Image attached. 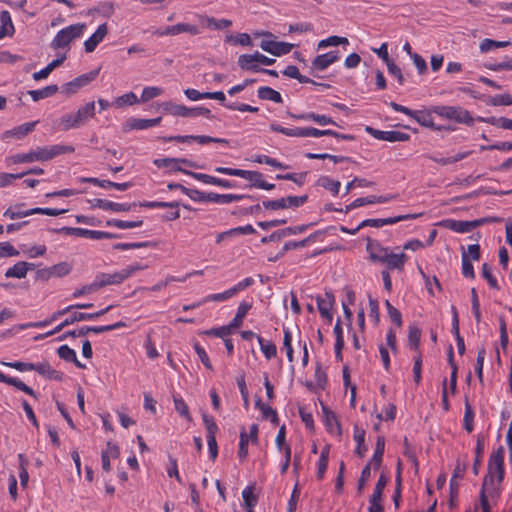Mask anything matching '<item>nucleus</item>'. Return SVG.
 I'll return each mask as SVG.
<instances>
[{
	"mask_svg": "<svg viewBox=\"0 0 512 512\" xmlns=\"http://www.w3.org/2000/svg\"><path fill=\"white\" fill-rule=\"evenodd\" d=\"M462 274L466 278H475L474 267L470 262L467 253L464 248H462Z\"/></svg>",
	"mask_w": 512,
	"mask_h": 512,
	"instance_id": "obj_55",
	"label": "nucleus"
},
{
	"mask_svg": "<svg viewBox=\"0 0 512 512\" xmlns=\"http://www.w3.org/2000/svg\"><path fill=\"white\" fill-rule=\"evenodd\" d=\"M294 45L287 42H276L270 40H263L260 43V48L274 56H282L288 54L293 49Z\"/></svg>",
	"mask_w": 512,
	"mask_h": 512,
	"instance_id": "obj_11",
	"label": "nucleus"
},
{
	"mask_svg": "<svg viewBox=\"0 0 512 512\" xmlns=\"http://www.w3.org/2000/svg\"><path fill=\"white\" fill-rule=\"evenodd\" d=\"M0 382L14 386L18 390L23 391L24 393H26L30 396L36 397V393L34 392V390L31 387L27 386L24 382H22L21 380H19L17 378H13V377H9V376L5 375L1 371H0Z\"/></svg>",
	"mask_w": 512,
	"mask_h": 512,
	"instance_id": "obj_24",
	"label": "nucleus"
},
{
	"mask_svg": "<svg viewBox=\"0 0 512 512\" xmlns=\"http://www.w3.org/2000/svg\"><path fill=\"white\" fill-rule=\"evenodd\" d=\"M0 21H1V26H0V39H1L7 35H11L14 32V26L12 23L10 13L6 10H4L0 13Z\"/></svg>",
	"mask_w": 512,
	"mask_h": 512,
	"instance_id": "obj_35",
	"label": "nucleus"
},
{
	"mask_svg": "<svg viewBox=\"0 0 512 512\" xmlns=\"http://www.w3.org/2000/svg\"><path fill=\"white\" fill-rule=\"evenodd\" d=\"M487 122L491 125L498 126L502 129L512 130V119L506 117H491L487 120Z\"/></svg>",
	"mask_w": 512,
	"mask_h": 512,
	"instance_id": "obj_64",
	"label": "nucleus"
},
{
	"mask_svg": "<svg viewBox=\"0 0 512 512\" xmlns=\"http://www.w3.org/2000/svg\"><path fill=\"white\" fill-rule=\"evenodd\" d=\"M448 362L451 367V376H450V387L452 392H455L456 385H457V370L458 367L456 363L454 362V353H453V347L450 345L448 349Z\"/></svg>",
	"mask_w": 512,
	"mask_h": 512,
	"instance_id": "obj_47",
	"label": "nucleus"
},
{
	"mask_svg": "<svg viewBox=\"0 0 512 512\" xmlns=\"http://www.w3.org/2000/svg\"><path fill=\"white\" fill-rule=\"evenodd\" d=\"M187 196L193 201L214 202L218 204H229L232 202L240 201L242 199L254 200V197L251 195L217 194L214 192L205 193L197 189H193V191H187Z\"/></svg>",
	"mask_w": 512,
	"mask_h": 512,
	"instance_id": "obj_3",
	"label": "nucleus"
},
{
	"mask_svg": "<svg viewBox=\"0 0 512 512\" xmlns=\"http://www.w3.org/2000/svg\"><path fill=\"white\" fill-rule=\"evenodd\" d=\"M284 201H285V209L287 208H297V207H300L302 206L303 204H305L308 200V196L307 195H302V196H287V197H283Z\"/></svg>",
	"mask_w": 512,
	"mask_h": 512,
	"instance_id": "obj_60",
	"label": "nucleus"
},
{
	"mask_svg": "<svg viewBox=\"0 0 512 512\" xmlns=\"http://www.w3.org/2000/svg\"><path fill=\"white\" fill-rule=\"evenodd\" d=\"M504 454V447L499 446L489 457L488 473L484 477L482 487L488 490L491 497L499 495L497 485L504 479Z\"/></svg>",
	"mask_w": 512,
	"mask_h": 512,
	"instance_id": "obj_1",
	"label": "nucleus"
},
{
	"mask_svg": "<svg viewBox=\"0 0 512 512\" xmlns=\"http://www.w3.org/2000/svg\"><path fill=\"white\" fill-rule=\"evenodd\" d=\"M384 451H385V438L383 436H379L376 441V447H375L373 457L369 461V462H371V465L374 464L375 469H378L381 466Z\"/></svg>",
	"mask_w": 512,
	"mask_h": 512,
	"instance_id": "obj_38",
	"label": "nucleus"
},
{
	"mask_svg": "<svg viewBox=\"0 0 512 512\" xmlns=\"http://www.w3.org/2000/svg\"><path fill=\"white\" fill-rule=\"evenodd\" d=\"M53 231L56 233H63L66 235L89 238L92 240H98L99 237V231L79 227H62L60 229H54Z\"/></svg>",
	"mask_w": 512,
	"mask_h": 512,
	"instance_id": "obj_19",
	"label": "nucleus"
},
{
	"mask_svg": "<svg viewBox=\"0 0 512 512\" xmlns=\"http://www.w3.org/2000/svg\"><path fill=\"white\" fill-rule=\"evenodd\" d=\"M34 268L33 263H28L25 261H19L12 267L6 270L5 277L6 278H24L29 269Z\"/></svg>",
	"mask_w": 512,
	"mask_h": 512,
	"instance_id": "obj_21",
	"label": "nucleus"
},
{
	"mask_svg": "<svg viewBox=\"0 0 512 512\" xmlns=\"http://www.w3.org/2000/svg\"><path fill=\"white\" fill-rule=\"evenodd\" d=\"M184 174L190 175L194 179H196L198 181H201V182H203L205 184H210V185H216L217 186V182H218V178L217 177H214V176H211V175H208V174H204V173H196V172H191V171H184Z\"/></svg>",
	"mask_w": 512,
	"mask_h": 512,
	"instance_id": "obj_62",
	"label": "nucleus"
},
{
	"mask_svg": "<svg viewBox=\"0 0 512 512\" xmlns=\"http://www.w3.org/2000/svg\"><path fill=\"white\" fill-rule=\"evenodd\" d=\"M173 402H174L175 410L179 413V415L184 417L187 421L191 422L192 417L190 415L189 408H188L187 404L185 403V401L181 397L174 396Z\"/></svg>",
	"mask_w": 512,
	"mask_h": 512,
	"instance_id": "obj_52",
	"label": "nucleus"
},
{
	"mask_svg": "<svg viewBox=\"0 0 512 512\" xmlns=\"http://www.w3.org/2000/svg\"><path fill=\"white\" fill-rule=\"evenodd\" d=\"M113 306L110 305L102 310H99L95 313H83V312H73L64 320V325H72L76 322L85 321V320H93L104 314H106Z\"/></svg>",
	"mask_w": 512,
	"mask_h": 512,
	"instance_id": "obj_18",
	"label": "nucleus"
},
{
	"mask_svg": "<svg viewBox=\"0 0 512 512\" xmlns=\"http://www.w3.org/2000/svg\"><path fill=\"white\" fill-rule=\"evenodd\" d=\"M50 269L52 271L53 277L60 278L68 275L71 272L72 267L67 262H60L51 266Z\"/></svg>",
	"mask_w": 512,
	"mask_h": 512,
	"instance_id": "obj_56",
	"label": "nucleus"
},
{
	"mask_svg": "<svg viewBox=\"0 0 512 512\" xmlns=\"http://www.w3.org/2000/svg\"><path fill=\"white\" fill-rule=\"evenodd\" d=\"M251 308V303L246 301L241 302L238 306L235 317L229 323L230 327H232L233 329L239 328L242 325L245 316L247 315Z\"/></svg>",
	"mask_w": 512,
	"mask_h": 512,
	"instance_id": "obj_29",
	"label": "nucleus"
},
{
	"mask_svg": "<svg viewBox=\"0 0 512 512\" xmlns=\"http://www.w3.org/2000/svg\"><path fill=\"white\" fill-rule=\"evenodd\" d=\"M215 172L244 178L250 182V187H256L264 190H273L275 185L268 183L263 179V174L258 171L242 170L228 167H216Z\"/></svg>",
	"mask_w": 512,
	"mask_h": 512,
	"instance_id": "obj_2",
	"label": "nucleus"
},
{
	"mask_svg": "<svg viewBox=\"0 0 512 512\" xmlns=\"http://www.w3.org/2000/svg\"><path fill=\"white\" fill-rule=\"evenodd\" d=\"M74 115L80 126H83L88 119L95 115V103L93 101L86 103L81 106Z\"/></svg>",
	"mask_w": 512,
	"mask_h": 512,
	"instance_id": "obj_28",
	"label": "nucleus"
},
{
	"mask_svg": "<svg viewBox=\"0 0 512 512\" xmlns=\"http://www.w3.org/2000/svg\"><path fill=\"white\" fill-rule=\"evenodd\" d=\"M510 45L509 41H495L491 39H484L480 44V50L482 52H488L494 48H502Z\"/></svg>",
	"mask_w": 512,
	"mask_h": 512,
	"instance_id": "obj_58",
	"label": "nucleus"
},
{
	"mask_svg": "<svg viewBox=\"0 0 512 512\" xmlns=\"http://www.w3.org/2000/svg\"><path fill=\"white\" fill-rule=\"evenodd\" d=\"M420 338H421V330L416 326L410 325L408 331V344L410 348L415 351L419 350L420 346Z\"/></svg>",
	"mask_w": 512,
	"mask_h": 512,
	"instance_id": "obj_48",
	"label": "nucleus"
},
{
	"mask_svg": "<svg viewBox=\"0 0 512 512\" xmlns=\"http://www.w3.org/2000/svg\"><path fill=\"white\" fill-rule=\"evenodd\" d=\"M161 117H157L154 119H138L132 118L129 120V126L131 129L135 130H144L150 127L157 126L161 122Z\"/></svg>",
	"mask_w": 512,
	"mask_h": 512,
	"instance_id": "obj_34",
	"label": "nucleus"
},
{
	"mask_svg": "<svg viewBox=\"0 0 512 512\" xmlns=\"http://www.w3.org/2000/svg\"><path fill=\"white\" fill-rule=\"evenodd\" d=\"M57 353L59 357L67 362H73L78 368H85V365L82 364L76 356V353L73 349H71L68 345H62L58 348Z\"/></svg>",
	"mask_w": 512,
	"mask_h": 512,
	"instance_id": "obj_32",
	"label": "nucleus"
},
{
	"mask_svg": "<svg viewBox=\"0 0 512 512\" xmlns=\"http://www.w3.org/2000/svg\"><path fill=\"white\" fill-rule=\"evenodd\" d=\"M257 340L260 345V349L267 360H271L272 358H274L276 356L277 347L273 342H271L269 340H265L261 336H257Z\"/></svg>",
	"mask_w": 512,
	"mask_h": 512,
	"instance_id": "obj_40",
	"label": "nucleus"
},
{
	"mask_svg": "<svg viewBox=\"0 0 512 512\" xmlns=\"http://www.w3.org/2000/svg\"><path fill=\"white\" fill-rule=\"evenodd\" d=\"M108 33V27L106 23L98 26L96 31L84 42L85 51L87 53L93 52L98 44L103 41Z\"/></svg>",
	"mask_w": 512,
	"mask_h": 512,
	"instance_id": "obj_17",
	"label": "nucleus"
},
{
	"mask_svg": "<svg viewBox=\"0 0 512 512\" xmlns=\"http://www.w3.org/2000/svg\"><path fill=\"white\" fill-rule=\"evenodd\" d=\"M14 163H31L44 161L43 147H37L28 153L16 154L12 157Z\"/></svg>",
	"mask_w": 512,
	"mask_h": 512,
	"instance_id": "obj_20",
	"label": "nucleus"
},
{
	"mask_svg": "<svg viewBox=\"0 0 512 512\" xmlns=\"http://www.w3.org/2000/svg\"><path fill=\"white\" fill-rule=\"evenodd\" d=\"M74 147L71 145H52L50 147H43V153H44V161L51 160L55 158L56 156L62 155V154H68L74 152Z\"/></svg>",
	"mask_w": 512,
	"mask_h": 512,
	"instance_id": "obj_22",
	"label": "nucleus"
},
{
	"mask_svg": "<svg viewBox=\"0 0 512 512\" xmlns=\"http://www.w3.org/2000/svg\"><path fill=\"white\" fill-rule=\"evenodd\" d=\"M163 93V89L156 86L145 87L142 91L140 101L147 102L155 97L160 96Z\"/></svg>",
	"mask_w": 512,
	"mask_h": 512,
	"instance_id": "obj_57",
	"label": "nucleus"
},
{
	"mask_svg": "<svg viewBox=\"0 0 512 512\" xmlns=\"http://www.w3.org/2000/svg\"><path fill=\"white\" fill-rule=\"evenodd\" d=\"M99 74V69L90 71L89 73L82 74L79 77H76L72 81L64 84L62 86V92L66 95H72L76 93L80 88L88 85L92 82Z\"/></svg>",
	"mask_w": 512,
	"mask_h": 512,
	"instance_id": "obj_6",
	"label": "nucleus"
},
{
	"mask_svg": "<svg viewBox=\"0 0 512 512\" xmlns=\"http://www.w3.org/2000/svg\"><path fill=\"white\" fill-rule=\"evenodd\" d=\"M248 434L246 430L243 428L240 432V442H239V450L238 457L243 460L248 455Z\"/></svg>",
	"mask_w": 512,
	"mask_h": 512,
	"instance_id": "obj_61",
	"label": "nucleus"
},
{
	"mask_svg": "<svg viewBox=\"0 0 512 512\" xmlns=\"http://www.w3.org/2000/svg\"><path fill=\"white\" fill-rule=\"evenodd\" d=\"M432 112L442 118L454 120L457 123H463L469 126L474 124V119L470 113L459 106H435L432 108Z\"/></svg>",
	"mask_w": 512,
	"mask_h": 512,
	"instance_id": "obj_4",
	"label": "nucleus"
},
{
	"mask_svg": "<svg viewBox=\"0 0 512 512\" xmlns=\"http://www.w3.org/2000/svg\"><path fill=\"white\" fill-rule=\"evenodd\" d=\"M421 214H406V215H399L395 217H389V218H381V219H366L363 220L359 227H374V228H380L385 225H392L395 223H398L400 221L409 220V219H416Z\"/></svg>",
	"mask_w": 512,
	"mask_h": 512,
	"instance_id": "obj_8",
	"label": "nucleus"
},
{
	"mask_svg": "<svg viewBox=\"0 0 512 512\" xmlns=\"http://www.w3.org/2000/svg\"><path fill=\"white\" fill-rule=\"evenodd\" d=\"M181 163L185 164L189 167H194V168L198 167L192 161L184 159V158H161V159H156L154 161V164L159 168L166 167V168H170L173 171H180V172L184 173L185 170L180 167Z\"/></svg>",
	"mask_w": 512,
	"mask_h": 512,
	"instance_id": "obj_14",
	"label": "nucleus"
},
{
	"mask_svg": "<svg viewBox=\"0 0 512 512\" xmlns=\"http://www.w3.org/2000/svg\"><path fill=\"white\" fill-rule=\"evenodd\" d=\"M58 127L62 131H68L70 129L79 128L81 126L74 114L67 113L61 116L58 120Z\"/></svg>",
	"mask_w": 512,
	"mask_h": 512,
	"instance_id": "obj_41",
	"label": "nucleus"
},
{
	"mask_svg": "<svg viewBox=\"0 0 512 512\" xmlns=\"http://www.w3.org/2000/svg\"><path fill=\"white\" fill-rule=\"evenodd\" d=\"M36 123V121L27 122L12 130L5 131L3 134V138L15 137L17 139H21L33 131Z\"/></svg>",
	"mask_w": 512,
	"mask_h": 512,
	"instance_id": "obj_26",
	"label": "nucleus"
},
{
	"mask_svg": "<svg viewBox=\"0 0 512 512\" xmlns=\"http://www.w3.org/2000/svg\"><path fill=\"white\" fill-rule=\"evenodd\" d=\"M474 420V412L473 409L468 401V399L465 400V412H464V428L467 432H472L474 429L473 425Z\"/></svg>",
	"mask_w": 512,
	"mask_h": 512,
	"instance_id": "obj_54",
	"label": "nucleus"
},
{
	"mask_svg": "<svg viewBox=\"0 0 512 512\" xmlns=\"http://www.w3.org/2000/svg\"><path fill=\"white\" fill-rule=\"evenodd\" d=\"M443 226L457 233H468L473 230L471 221L447 219L443 222Z\"/></svg>",
	"mask_w": 512,
	"mask_h": 512,
	"instance_id": "obj_27",
	"label": "nucleus"
},
{
	"mask_svg": "<svg viewBox=\"0 0 512 512\" xmlns=\"http://www.w3.org/2000/svg\"><path fill=\"white\" fill-rule=\"evenodd\" d=\"M323 412L326 416V423L328 426V430L331 433H336L338 435L341 434V426L340 423L335 415V413L329 411L326 407H323Z\"/></svg>",
	"mask_w": 512,
	"mask_h": 512,
	"instance_id": "obj_45",
	"label": "nucleus"
},
{
	"mask_svg": "<svg viewBox=\"0 0 512 512\" xmlns=\"http://www.w3.org/2000/svg\"><path fill=\"white\" fill-rule=\"evenodd\" d=\"M328 461H329V447L325 446L321 450L320 458L318 461V469H317V478L319 480L323 479L325 471L328 467Z\"/></svg>",
	"mask_w": 512,
	"mask_h": 512,
	"instance_id": "obj_46",
	"label": "nucleus"
},
{
	"mask_svg": "<svg viewBox=\"0 0 512 512\" xmlns=\"http://www.w3.org/2000/svg\"><path fill=\"white\" fill-rule=\"evenodd\" d=\"M238 65L241 69L251 72H258L260 67L255 59V53L253 54H242L238 58Z\"/></svg>",
	"mask_w": 512,
	"mask_h": 512,
	"instance_id": "obj_30",
	"label": "nucleus"
},
{
	"mask_svg": "<svg viewBox=\"0 0 512 512\" xmlns=\"http://www.w3.org/2000/svg\"><path fill=\"white\" fill-rule=\"evenodd\" d=\"M354 440L357 444L355 453L359 457H363L367 451V447L365 445V431L363 429H359L357 426L354 427Z\"/></svg>",
	"mask_w": 512,
	"mask_h": 512,
	"instance_id": "obj_42",
	"label": "nucleus"
},
{
	"mask_svg": "<svg viewBox=\"0 0 512 512\" xmlns=\"http://www.w3.org/2000/svg\"><path fill=\"white\" fill-rule=\"evenodd\" d=\"M139 100L136 96L135 93L133 92H128L122 96H119L115 99L114 101V105L117 107V108H121V107H124L126 105H133L135 103H137Z\"/></svg>",
	"mask_w": 512,
	"mask_h": 512,
	"instance_id": "obj_53",
	"label": "nucleus"
},
{
	"mask_svg": "<svg viewBox=\"0 0 512 512\" xmlns=\"http://www.w3.org/2000/svg\"><path fill=\"white\" fill-rule=\"evenodd\" d=\"M33 370L48 379L62 380V373L53 369L48 362L34 364Z\"/></svg>",
	"mask_w": 512,
	"mask_h": 512,
	"instance_id": "obj_23",
	"label": "nucleus"
},
{
	"mask_svg": "<svg viewBox=\"0 0 512 512\" xmlns=\"http://www.w3.org/2000/svg\"><path fill=\"white\" fill-rule=\"evenodd\" d=\"M407 256L405 253H388L386 259L384 260V264H386L388 269H403L404 264L406 262Z\"/></svg>",
	"mask_w": 512,
	"mask_h": 512,
	"instance_id": "obj_31",
	"label": "nucleus"
},
{
	"mask_svg": "<svg viewBox=\"0 0 512 512\" xmlns=\"http://www.w3.org/2000/svg\"><path fill=\"white\" fill-rule=\"evenodd\" d=\"M257 93H258V97L262 100H270L275 103L283 102L281 94L278 91L272 89L271 87H268V86L260 87L258 89Z\"/></svg>",
	"mask_w": 512,
	"mask_h": 512,
	"instance_id": "obj_39",
	"label": "nucleus"
},
{
	"mask_svg": "<svg viewBox=\"0 0 512 512\" xmlns=\"http://www.w3.org/2000/svg\"><path fill=\"white\" fill-rule=\"evenodd\" d=\"M85 27V24L78 23L61 29L52 40L51 47L53 49L67 47L74 39L82 36Z\"/></svg>",
	"mask_w": 512,
	"mask_h": 512,
	"instance_id": "obj_5",
	"label": "nucleus"
},
{
	"mask_svg": "<svg viewBox=\"0 0 512 512\" xmlns=\"http://www.w3.org/2000/svg\"><path fill=\"white\" fill-rule=\"evenodd\" d=\"M246 512H254L253 508L257 504V497L253 494L251 487H246L242 492Z\"/></svg>",
	"mask_w": 512,
	"mask_h": 512,
	"instance_id": "obj_51",
	"label": "nucleus"
},
{
	"mask_svg": "<svg viewBox=\"0 0 512 512\" xmlns=\"http://www.w3.org/2000/svg\"><path fill=\"white\" fill-rule=\"evenodd\" d=\"M414 120L424 127H428L434 130L440 129L439 127L435 126L430 112L417 110Z\"/></svg>",
	"mask_w": 512,
	"mask_h": 512,
	"instance_id": "obj_44",
	"label": "nucleus"
},
{
	"mask_svg": "<svg viewBox=\"0 0 512 512\" xmlns=\"http://www.w3.org/2000/svg\"><path fill=\"white\" fill-rule=\"evenodd\" d=\"M90 203L94 208H100L105 211L113 212H127L130 211L133 207L137 206L136 203H117L99 198L90 201Z\"/></svg>",
	"mask_w": 512,
	"mask_h": 512,
	"instance_id": "obj_9",
	"label": "nucleus"
},
{
	"mask_svg": "<svg viewBox=\"0 0 512 512\" xmlns=\"http://www.w3.org/2000/svg\"><path fill=\"white\" fill-rule=\"evenodd\" d=\"M365 131L375 139L388 142H405L410 139V135L400 131H382L370 126H366Z\"/></svg>",
	"mask_w": 512,
	"mask_h": 512,
	"instance_id": "obj_7",
	"label": "nucleus"
},
{
	"mask_svg": "<svg viewBox=\"0 0 512 512\" xmlns=\"http://www.w3.org/2000/svg\"><path fill=\"white\" fill-rule=\"evenodd\" d=\"M58 91V86L56 84L46 86L42 89L38 90H30L28 94L34 101H39L44 98H48L53 96Z\"/></svg>",
	"mask_w": 512,
	"mask_h": 512,
	"instance_id": "obj_37",
	"label": "nucleus"
},
{
	"mask_svg": "<svg viewBox=\"0 0 512 512\" xmlns=\"http://www.w3.org/2000/svg\"><path fill=\"white\" fill-rule=\"evenodd\" d=\"M143 224V221L142 220H136V221H123V220H117V219H113V220H108L106 222V225L107 226H115L119 229H132V228H137V227H141Z\"/></svg>",
	"mask_w": 512,
	"mask_h": 512,
	"instance_id": "obj_50",
	"label": "nucleus"
},
{
	"mask_svg": "<svg viewBox=\"0 0 512 512\" xmlns=\"http://www.w3.org/2000/svg\"><path fill=\"white\" fill-rule=\"evenodd\" d=\"M483 453H484V437L481 435H478L476 448H475V459H474V463H473V473L475 475L479 474V469L481 466Z\"/></svg>",
	"mask_w": 512,
	"mask_h": 512,
	"instance_id": "obj_43",
	"label": "nucleus"
},
{
	"mask_svg": "<svg viewBox=\"0 0 512 512\" xmlns=\"http://www.w3.org/2000/svg\"><path fill=\"white\" fill-rule=\"evenodd\" d=\"M388 477L381 474L374 488V492L369 500L370 504H381L383 490L388 483Z\"/></svg>",
	"mask_w": 512,
	"mask_h": 512,
	"instance_id": "obj_33",
	"label": "nucleus"
},
{
	"mask_svg": "<svg viewBox=\"0 0 512 512\" xmlns=\"http://www.w3.org/2000/svg\"><path fill=\"white\" fill-rule=\"evenodd\" d=\"M316 302L320 315L331 322L333 316L330 310L335 302L334 295L331 292H326L325 297L318 296Z\"/></svg>",
	"mask_w": 512,
	"mask_h": 512,
	"instance_id": "obj_16",
	"label": "nucleus"
},
{
	"mask_svg": "<svg viewBox=\"0 0 512 512\" xmlns=\"http://www.w3.org/2000/svg\"><path fill=\"white\" fill-rule=\"evenodd\" d=\"M180 33H189L191 35H197L199 34V29L197 26L189 23H178L176 25L168 26L164 29H158L155 31V34L158 36L178 35Z\"/></svg>",
	"mask_w": 512,
	"mask_h": 512,
	"instance_id": "obj_12",
	"label": "nucleus"
},
{
	"mask_svg": "<svg viewBox=\"0 0 512 512\" xmlns=\"http://www.w3.org/2000/svg\"><path fill=\"white\" fill-rule=\"evenodd\" d=\"M339 59L340 56L338 51H330L328 53L316 56L312 61L311 68L314 70L323 71Z\"/></svg>",
	"mask_w": 512,
	"mask_h": 512,
	"instance_id": "obj_15",
	"label": "nucleus"
},
{
	"mask_svg": "<svg viewBox=\"0 0 512 512\" xmlns=\"http://www.w3.org/2000/svg\"><path fill=\"white\" fill-rule=\"evenodd\" d=\"M340 44H348V39L345 37L330 36L318 43V49L326 48L329 46H338Z\"/></svg>",
	"mask_w": 512,
	"mask_h": 512,
	"instance_id": "obj_59",
	"label": "nucleus"
},
{
	"mask_svg": "<svg viewBox=\"0 0 512 512\" xmlns=\"http://www.w3.org/2000/svg\"><path fill=\"white\" fill-rule=\"evenodd\" d=\"M226 42L233 45H242V46H251L252 40L249 34L240 33L238 35H228L226 36Z\"/></svg>",
	"mask_w": 512,
	"mask_h": 512,
	"instance_id": "obj_49",
	"label": "nucleus"
},
{
	"mask_svg": "<svg viewBox=\"0 0 512 512\" xmlns=\"http://www.w3.org/2000/svg\"><path fill=\"white\" fill-rule=\"evenodd\" d=\"M315 234L309 235L307 238L300 240V241H288L284 244L282 249L279 251V253L276 255V257L273 259L274 261L278 258H281L285 255V253L292 249H299L306 247L315 237ZM269 260H272L271 258Z\"/></svg>",
	"mask_w": 512,
	"mask_h": 512,
	"instance_id": "obj_25",
	"label": "nucleus"
},
{
	"mask_svg": "<svg viewBox=\"0 0 512 512\" xmlns=\"http://www.w3.org/2000/svg\"><path fill=\"white\" fill-rule=\"evenodd\" d=\"M321 186L331 191L334 195H337L339 193L340 189V182L337 180H333L329 177H323L320 179Z\"/></svg>",
	"mask_w": 512,
	"mask_h": 512,
	"instance_id": "obj_63",
	"label": "nucleus"
},
{
	"mask_svg": "<svg viewBox=\"0 0 512 512\" xmlns=\"http://www.w3.org/2000/svg\"><path fill=\"white\" fill-rule=\"evenodd\" d=\"M94 281L99 290V289L109 286V285H119L122 282H124L125 279L120 270V271H117L114 273H98L95 276Z\"/></svg>",
	"mask_w": 512,
	"mask_h": 512,
	"instance_id": "obj_13",
	"label": "nucleus"
},
{
	"mask_svg": "<svg viewBox=\"0 0 512 512\" xmlns=\"http://www.w3.org/2000/svg\"><path fill=\"white\" fill-rule=\"evenodd\" d=\"M255 405L262 412L263 418L270 419L274 425H278L279 418L277 412L272 407L263 403L260 398L256 400Z\"/></svg>",
	"mask_w": 512,
	"mask_h": 512,
	"instance_id": "obj_36",
	"label": "nucleus"
},
{
	"mask_svg": "<svg viewBox=\"0 0 512 512\" xmlns=\"http://www.w3.org/2000/svg\"><path fill=\"white\" fill-rule=\"evenodd\" d=\"M366 240V250L369 253L371 261L383 263L389 253V249L383 247L378 241L373 240L370 237H367Z\"/></svg>",
	"mask_w": 512,
	"mask_h": 512,
	"instance_id": "obj_10",
	"label": "nucleus"
}]
</instances>
